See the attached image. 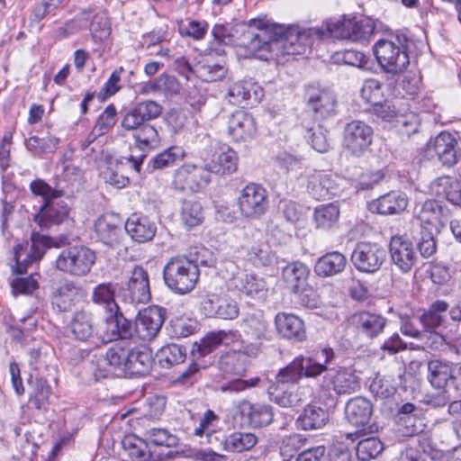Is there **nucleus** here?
I'll use <instances>...</instances> for the list:
<instances>
[{
  "label": "nucleus",
  "instance_id": "nucleus-13",
  "mask_svg": "<svg viewBox=\"0 0 461 461\" xmlns=\"http://www.w3.org/2000/svg\"><path fill=\"white\" fill-rule=\"evenodd\" d=\"M386 258L385 249L377 243L359 242L351 255L355 267L365 273H375L380 269Z\"/></svg>",
  "mask_w": 461,
  "mask_h": 461
},
{
  "label": "nucleus",
  "instance_id": "nucleus-11",
  "mask_svg": "<svg viewBox=\"0 0 461 461\" xmlns=\"http://www.w3.org/2000/svg\"><path fill=\"white\" fill-rule=\"evenodd\" d=\"M132 135L135 146L131 149V153L128 160L132 164L134 170L140 173L148 153L159 146L160 137L157 128L148 122Z\"/></svg>",
  "mask_w": 461,
  "mask_h": 461
},
{
  "label": "nucleus",
  "instance_id": "nucleus-5",
  "mask_svg": "<svg viewBox=\"0 0 461 461\" xmlns=\"http://www.w3.org/2000/svg\"><path fill=\"white\" fill-rule=\"evenodd\" d=\"M94 250L85 246H72L60 251L55 260V267L71 276H87L95 263Z\"/></svg>",
  "mask_w": 461,
  "mask_h": 461
},
{
  "label": "nucleus",
  "instance_id": "nucleus-31",
  "mask_svg": "<svg viewBox=\"0 0 461 461\" xmlns=\"http://www.w3.org/2000/svg\"><path fill=\"white\" fill-rule=\"evenodd\" d=\"M408 206V197L400 192H390L381 195L369 203V209L373 212L383 215L399 214Z\"/></svg>",
  "mask_w": 461,
  "mask_h": 461
},
{
  "label": "nucleus",
  "instance_id": "nucleus-2",
  "mask_svg": "<svg viewBox=\"0 0 461 461\" xmlns=\"http://www.w3.org/2000/svg\"><path fill=\"white\" fill-rule=\"evenodd\" d=\"M375 25L372 19L364 18L344 19L343 21L327 22L321 27L308 28L306 31H319L318 33H309L310 48L313 39L331 38L348 40L353 42L366 43L375 32Z\"/></svg>",
  "mask_w": 461,
  "mask_h": 461
},
{
  "label": "nucleus",
  "instance_id": "nucleus-18",
  "mask_svg": "<svg viewBox=\"0 0 461 461\" xmlns=\"http://www.w3.org/2000/svg\"><path fill=\"white\" fill-rule=\"evenodd\" d=\"M389 253L392 262L403 273L411 271L418 259L412 241L405 235L391 238Z\"/></svg>",
  "mask_w": 461,
  "mask_h": 461
},
{
  "label": "nucleus",
  "instance_id": "nucleus-3",
  "mask_svg": "<svg viewBox=\"0 0 461 461\" xmlns=\"http://www.w3.org/2000/svg\"><path fill=\"white\" fill-rule=\"evenodd\" d=\"M200 270L196 261L185 257H172L163 268L165 285L176 294H186L198 283Z\"/></svg>",
  "mask_w": 461,
  "mask_h": 461
},
{
  "label": "nucleus",
  "instance_id": "nucleus-33",
  "mask_svg": "<svg viewBox=\"0 0 461 461\" xmlns=\"http://www.w3.org/2000/svg\"><path fill=\"white\" fill-rule=\"evenodd\" d=\"M355 322L362 335L368 339H375L384 332L387 320L379 313L362 311L355 315Z\"/></svg>",
  "mask_w": 461,
  "mask_h": 461
},
{
  "label": "nucleus",
  "instance_id": "nucleus-56",
  "mask_svg": "<svg viewBox=\"0 0 461 461\" xmlns=\"http://www.w3.org/2000/svg\"><path fill=\"white\" fill-rule=\"evenodd\" d=\"M447 310V303L444 301H436L433 303L429 309L425 312L420 317V321L423 324L426 330H434L442 323L441 313Z\"/></svg>",
  "mask_w": 461,
  "mask_h": 461
},
{
  "label": "nucleus",
  "instance_id": "nucleus-27",
  "mask_svg": "<svg viewBox=\"0 0 461 461\" xmlns=\"http://www.w3.org/2000/svg\"><path fill=\"white\" fill-rule=\"evenodd\" d=\"M428 379L433 387H445L447 393L451 391L458 393L457 379L453 375L452 366L439 360H431L428 363Z\"/></svg>",
  "mask_w": 461,
  "mask_h": 461
},
{
  "label": "nucleus",
  "instance_id": "nucleus-36",
  "mask_svg": "<svg viewBox=\"0 0 461 461\" xmlns=\"http://www.w3.org/2000/svg\"><path fill=\"white\" fill-rule=\"evenodd\" d=\"M69 330L75 339L81 341H86L95 337L98 339L100 335L94 325L92 313L84 310L73 313L69 322Z\"/></svg>",
  "mask_w": 461,
  "mask_h": 461
},
{
  "label": "nucleus",
  "instance_id": "nucleus-58",
  "mask_svg": "<svg viewBox=\"0 0 461 461\" xmlns=\"http://www.w3.org/2000/svg\"><path fill=\"white\" fill-rule=\"evenodd\" d=\"M59 143V140L54 136H47L44 138L32 136L25 141L28 150L38 156L46 153H53Z\"/></svg>",
  "mask_w": 461,
  "mask_h": 461
},
{
  "label": "nucleus",
  "instance_id": "nucleus-1",
  "mask_svg": "<svg viewBox=\"0 0 461 461\" xmlns=\"http://www.w3.org/2000/svg\"><path fill=\"white\" fill-rule=\"evenodd\" d=\"M319 31L299 30L298 27L271 23L262 19H251L243 34L242 44L248 52L261 59L268 58L265 51L279 55H303L310 49L309 33Z\"/></svg>",
  "mask_w": 461,
  "mask_h": 461
},
{
  "label": "nucleus",
  "instance_id": "nucleus-42",
  "mask_svg": "<svg viewBox=\"0 0 461 461\" xmlns=\"http://www.w3.org/2000/svg\"><path fill=\"white\" fill-rule=\"evenodd\" d=\"M347 265L346 257L338 252L331 251L321 257L315 266L314 272L322 277L332 276L341 273Z\"/></svg>",
  "mask_w": 461,
  "mask_h": 461
},
{
  "label": "nucleus",
  "instance_id": "nucleus-39",
  "mask_svg": "<svg viewBox=\"0 0 461 461\" xmlns=\"http://www.w3.org/2000/svg\"><path fill=\"white\" fill-rule=\"evenodd\" d=\"M269 393L272 400L281 407L294 408L303 402V388L295 384L274 385L270 387Z\"/></svg>",
  "mask_w": 461,
  "mask_h": 461
},
{
  "label": "nucleus",
  "instance_id": "nucleus-60",
  "mask_svg": "<svg viewBox=\"0 0 461 461\" xmlns=\"http://www.w3.org/2000/svg\"><path fill=\"white\" fill-rule=\"evenodd\" d=\"M273 254L265 243L252 245L248 249L247 259L255 267H266L272 263Z\"/></svg>",
  "mask_w": 461,
  "mask_h": 461
},
{
  "label": "nucleus",
  "instance_id": "nucleus-12",
  "mask_svg": "<svg viewBox=\"0 0 461 461\" xmlns=\"http://www.w3.org/2000/svg\"><path fill=\"white\" fill-rule=\"evenodd\" d=\"M166 311L159 306H149L140 311L133 323V339L142 341L154 339L165 321Z\"/></svg>",
  "mask_w": 461,
  "mask_h": 461
},
{
  "label": "nucleus",
  "instance_id": "nucleus-59",
  "mask_svg": "<svg viewBox=\"0 0 461 461\" xmlns=\"http://www.w3.org/2000/svg\"><path fill=\"white\" fill-rule=\"evenodd\" d=\"M181 220L188 228L200 225L203 220L201 204L194 201H185L182 205Z\"/></svg>",
  "mask_w": 461,
  "mask_h": 461
},
{
  "label": "nucleus",
  "instance_id": "nucleus-17",
  "mask_svg": "<svg viewBox=\"0 0 461 461\" xmlns=\"http://www.w3.org/2000/svg\"><path fill=\"white\" fill-rule=\"evenodd\" d=\"M104 330L98 341L108 343L117 339H133V323L125 318L120 308L109 312L104 320Z\"/></svg>",
  "mask_w": 461,
  "mask_h": 461
},
{
  "label": "nucleus",
  "instance_id": "nucleus-29",
  "mask_svg": "<svg viewBox=\"0 0 461 461\" xmlns=\"http://www.w3.org/2000/svg\"><path fill=\"white\" fill-rule=\"evenodd\" d=\"M338 358L334 349L330 347H323L316 350L312 356L304 357L306 364V377L316 378L323 373L334 370L330 367Z\"/></svg>",
  "mask_w": 461,
  "mask_h": 461
},
{
  "label": "nucleus",
  "instance_id": "nucleus-7",
  "mask_svg": "<svg viewBox=\"0 0 461 461\" xmlns=\"http://www.w3.org/2000/svg\"><path fill=\"white\" fill-rule=\"evenodd\" d=\"M31 242L30 248L26 241L17 244L14 249L16 268L19 273L25 271L27 267L33 262L41 260L48 249L59 246L53 238L37 231H32Z\"/></svg>",
  "mask_w": 461,
  "mask_h": 461
},
{
  "label": "nucleus",
  "instance_id": "nucleus-63",
  "mask_svg": "<svg viewBox=\"0 0 461 461\" xmlns=\"http://www.w3.org/2000/svg\"><path fill=\"white\" fill-rule=\"evenodd\" d=\"M130 348L116 344L106 352V360L113 366L126 374Z\"/></svg>",
  "mask_w": 461,
  "mask_h": 461
},
{
  "label": "nucleus",
  "instance_id": "nucleus-10",
  "mask_svg": "<svg viewBox=\"0 0 461 461\" xmlns=\"http://www.w3.org/2000/svg\"><path fill=\"white\" fill-rule=\"evenodd\" d=\"M240 214L249 220H258L268 208L267 190L260 185L250 183L240 192L238 199Z\"/></svg>",
  "mask_w": 461,
  "mask_h": 461
},
{
  "label": "nucleus",
  "instance_id": "nucleus-28",
  "mask_svg": "<svg viewBox=\"0 0 461 461\" xmlns=\"http://www.w3.org/2000/svg\"><path fill=\"white\" fill-rule=\"evenodd\" d=\"M325 379L329 380L333 391L339 395L351 394L360 388V378L348 367L330 370L325 375Z\"/></svg>",
  "mask_w": 461,
  "mask_h": 461
},
{
  "label": "nucleus",
  "instance_id": "nucleus-61",
  "mask_svg": "<svg viewBox=\"0 0 461 461\" xmlns=\"http://www.w3.org/2000/svg\"><path fill=\"white\" fill-rule=\"evenodd\" d=\"M116 115V108L113 104L108 105L98 116L93 132L97 136L107 133L115 125Z\"/></svg>",
  "mask_w": 461,
  "mask_h": 461
},
{
  "label": "nucleus",
  "instance_id": "nucleus-30",
  "mask_svg": "<svg viewBox=\"0 0 461 461\" xmlns=\"http://www.w3.org/2000/svg\"><path fill=\"white\" fill-rule=\"evenodd\" d=\"M80 291V286L75 282L63 279L52 288L51 303L59 312H68L74 306Z\"/></svg>",
  "mask_w": 461,
  "mask_h": 461
},
{
  "label": "nucleus",
  "instance_id": "nucleus-6",
  "mask_svg": "<svg viewBox=\"0 0 461 461\" xmlns=\"http://www.w3.org/2000/svg\"><path fill=\"white\" fill-rule=\"evenodd\" d=\"M150 298L149 274L142 267L135 266L125 286L120 285L118 300L126 306L135 307L149 303Z\"/></svg>",
  "mask_w": 461,
  "mask_h": 461
},
{
  "label": "nucleus",
  "instance_id": "nucleus-46",
  "mask_svg": "<svg viewBox=\"0 0 461 461\" xmlns=\"http://www.w3.org/2000/svg\"><path fill=\"white\" fill-rule=\"evenodd\" d=\"M371 113L374 121H381L384 122H396L402 126L411 124V121L405 119V116L400 114L395 106L390 101L379 102L371 107Z\"/></svg>",
  "mask_w": 461,
  "mask_h": 461
},
{
  "label": "nucleus",
  "instance_id": "nucleus-52",
  "mask_svg": "<svg viewBox=\"0 0 461 461\" xmlns=\"http://www.w3.org/2000/svg\"><path fill=\"white\" fill-rule=\"evenodd\" d=\"M339 208L337 204L330 203L320 205L314 210V221L317 228L329 230L339 221Z\"/></svg>",
  "mask_w": 461,
  "mask_h": 461
},
{
  "label": "nucleus",
  "instance_id": "nucleus-55",
  "mask_svg": "<svg viewBox=\"0 0 461 461\" xmlns=\"http://www.w3.org/2000/svg\"><path fill=\"white\" fill-rule=\"evenodd\" d=\"M384 449V444L376 437H368L358 441L356 454L360 461H368L377 456Z\"/></svg>",
  "mask_w": 461,
  "mask_h": 461
},
{
  "label": "nucleus",
  "instance_id": "nucleus-45",
  "mask_svg": "<svg viewBox=\"0 0 461 461\" xmlns=\"http://www.w3.org/2000/svg\"><path fill=\"white\" fill-rule=\"evenodd\" d=\"M309 268L302 262H293L283 269V278L293 293L303 289L309 276Z\"/></svg>",
  "mask_w": 461,
  "mask_h": 461
},
{
  "label": "nucleus",
  "instance_id": "nucleus-23",
  "mask_svg": "<svg viewBox=\"0 0 461 461\" xmlns=\"http://www.w3.org/2000/svg\"><path fill=\"white\" fill-rule=\"evenodd\" d=\"M277 333L285 339L303 342L306 339V330L303 321L294 313L278 312L275 317Z\"/></svg>",
  "mask_w": 461,
  "mask_h": 461
},
{
  "label": "nucleus",
  "instance_id": "nucleus-24",
  "mask_svg": "<svg viewBox=\"0 0 461 461\" xmlns=\"http://www.w3.org/2000/svg\"><path fill=\"white\" fill-rule=\"evenodd\" d=\"M69 208L64 201L52 200L43 203L34 216V221L41 230L59 225L68 217Z\"/></svg>",
  "mask_w": 461,
  "mask_h": 461
},
{
  "label": "nucleus",
  "instance_id": "nucleus-4",
  "mask_svg": "<svg viewBox=\"0 0 461 461\" xmlns=\"http://www.w3.org/2000/svg\"><path fill=\"white\" fill-rule=\"evenodd\" d=\"M373 50L378 64L386 73H401L410 64L407 46L400 37L379 40L374 45Z\"/></svg>",
  "mask_w": 461,
  "mask_h": 461
},
{
  "label": "nucleus",
  "instance_id": "nucleus-38",
  "mask_svg": "<svg viewBox=\"0 0 461 461\" xmlns=\"http://www.w3.org/2000/svg\"><path fill=\"white\" fill-rule=\"evenodd\" d=\"M329 421L326 410L314 404L306 405L295 420L297 429L303 430L320 429Z\"/></svg>",
  "mask_w": 461,
  "mask_h": 461
},
{
  "label": "nucleus",
  "instance_id": "nucleus-57",
  "mask_svg": "<svg viewBox=\"0 0 461 461\" xmlns=\"http://www.w3.org/2000/svg\"><path fill=\"white\" fill-rule=\"evenodd\" d=\"M307 442V437L303 434L293 433L285 436L280 444V455L285 459H290L304 447Z\"/></svg>",
  "mask_w": 461,
  "mask_h": 461
},
{
  "label": "nucleus",
  "instance_id": "nucleus-50",
  "mask_svg": "<svg viewBox=\"0 0 461 461\" xmlns=\"http://www.w3.org/2000/svg\"><path fill=\"white\" fill-rule=\"evenodd\" d=\"M185 155L182 147L171 146L150 159L148 166L152 170L164 169L182 160Z\"/></svg>",
  "mask_w": 461,
  "mask_h": 461
},
{
  "label": "nucleus",
  "instance_id": "nucleus-41",
  "mask_svg": "<svg viewBox=\"0 0 461 461\" xmlns=\"http://www.w3.org/2000/svg\"><path fill=\"white\" fill-rule=\"evenodd\" d=\"M95 229L100 240L112 246L117 241L122 231L121 221L114 214H104L96 220Z\"/></svg>",
  "mask_w": 461,
  "mask_h": 461
},
{
  "label": "nucleus",
  "instance_id": "nucleus-21",
  "mask_svg": "<svg viewBox=\"0 0 461 461\" xmlns=\"http://www.w3.org/2000/svg\"><path fill=\"white\" fill-rule=\"evenodd\" d=\"M448 210L444 209L438 201L427 200L418 213L421 229L439 233L448 220Z\"/></svg>",
  "mask_w": 461,
  "mask_h": 461
},
{
  "label": "nucleus",
  "instance_id": "nucleus-48",
  "mask_svg": "<svg viewBox=\"0 0 461 461\" xmlns=\"http://www.w3.org/2000/svg\"><path fill=\"white\" fill-rule=\"evenodd\" d=\"M258 442L255 434L249 432H234L222 441L223 448L229 452L240 453L250 450Z\"/></svg>",
  "mask_w": 461,
  "mask_h": 461
},
{
  "label": "nucleus",
  "instance_id": "nucleus-43",
  "mask_svg": "<svg viewBox=\"0 0 461 461\" xmlns=\"http://www.w3.org/2000/svg\"><path fill=\"white\" fill-rule=\"evenodd\" d=\"M120 285L118 283H101L94 287L92 301L94 303L103 306L108 312L120 308L115 298H118Z\"/></svg>",
  "mask_w": 461,
  "mask_h": 461
},
{
  "label": "nucleus",
  "instance_id": "nucleus-40",
  "mask_svg": "<svg viewBox=\"0 0 461 461\" xmlns=\"http://www.w3.org/2000/svg\"><path fill=\"white\" fill-rule=\"evenodd\" d=\"M153 357L151 351L147 348H130L126 374L143 376L152 369Z\"/></svg>",
  "mask_w": 461,
  "mask_h": 461
},
{
  "label": "nucleus",
  "instance_id": "nucleus-49",
  "mask_svg": "<svg viewBox=\"0 0 461 461\" xmlns=\"http://www.w3.org/2000/svg\"><path fill=\"white\" fill-rule=\"evenodd\" d=\"M232 285L238 291L249 296H256L265 290V282L253 275L238 273L233 276Z\"/></svg>",
  "mask_w": 461,
  "mask_h": 461
},
{
  "label": "nucleus",
  "instance_id": "nucleus-64",
  "mask_svg": "<svg viewBox=\"0 0 461 461\" xmlns=\"http://www.w3.org/2000/svg\"><path fill=\"white\" fill-rule=\"evenodd\" d=\"M360 95L361 97L373 107L382 101V84L379 80L375 78L366 79L361 87Z\"/></svg>",
  "mask_w": 461,
  "mask_h": 461
},
{
  "label": "nucleus",
  "instance_id": "nucleus-26",
  "mask_svg": "<svg viewBox=\"0 0 461 461\" xmlns=\"http://www.w3.org/2000/svg\"><path fill=\"white\" fill-rule=\"evenodd\" d=\"M264 96L263 88L254 80H241L233 83L228 91L227 98L233 104L249 102L251 104L259 103Z\"/></svg>",
  "mask_w": 461,
  "mask_h": 461
},
{
  "label": "nucleus",
  "instance_id": "nucleus-53",
  "mask_svg": "<svg viewBox=\"0 0 461 461\" xmlns=\"http://www.w3.org/2000/svg\"><path fill=\"white\" fill-rule=\"evenodd\" d=\"M161 367L169 368L174 365L183 363L186 357L185 348L177 344H168L162 347L157 353Z\"/></svg>",
  "mask_w": 461,
  "mask_h": 461
},
{
  "label": "nucleus",
  "instance_id": "nucleus-44",
  "mask_svg": "<svg viewBox=\"0 0 461 461\" xmlns=\"http://www.w3.org/2000/svg\"><path fill=\"white\" fill-rule=\"evenodd\" d=\"M303 376L306 377V364L304 357L299 356L278 371L274 385H297L300 379Z\"/></svg>",
  "mask_w": 461,
  "mask_h": 461
},
{
  "label": "nucleus",
  "instance_id": "nucleus-34",
  "mask_svg": "<svg viewBox=\"0 0 461 461\" xmlns=\"http://www.w3.org/2000/svg\"><path fill=\"white\" fill-rule=\"evenodd\" d=\"M373 413L372 402L365 397L350 399L345 406V415L348 421L356 427L366 425Z\"/></svg>",
  "mask_w": 461,
  "mask_h": 461
},
{
  "label": "nucleus",
  "instance_id": "nucleus-62",
  "mask_svg": "<svg viewBox=\"0 0 461 461\" xmlns=\"http://www.w3.org/2000/svg\"><path fill=\"white\" fill-rule=\"evenodd\" d=\"M92 39L95 42H103L111 34V26L108 18L104 14H97L93 17L90 24Z\"/></svg>",
  "mask_w": 461,
  "mask_h": 461
},
{
  "label": "nucleus",
  "instance_id": "nucleus-14",
  "mask_svg": "<svg viewBox=\"0 0 461 461\" xmlns=\"http://www.w3.org/2000/svg\"><path fill=\"white\" fill-rule=\"evenodd\" d=\"M211 181L207 166L186 163L178 167L174 175L173 185L182 191L198 192Z\"/></svg>",
  "mask_w": 461,
  "mask_h": 461
},
{
  "label": "nucleus",
  "instance_id": "nucleus-35",
  "mask_svg": "<svg viewBox=\"0 0 461 461\" xmlns=\"http://www.w3.org/2000/svg\"><path fill=\"white\" fill-rule=\"evenodd\" d=\"M209 174L217 175L231 174L237 170L238 156L237 153L228 146L219 148L210 163L205 164Z\"/></svg>",
  "mask_w": 461,
  "mask_h": 461
},
{
  "label": "nucleus",
  "instance_id": "nucleus-19",
  "mask_svg": "<svg viewBox=\"0 0 461 461\" xmlns=\"http://www.w3.org/2000/svg\"><path fill=\"white\" fill-rule=\"evenodd\" d=\"M456 144L457 141L451 133L442 131L427 144L425 155L429 159L437 158L443 165L451 167L457 161L455 149Z\"/></svg>",
  "mask_w": 461,
  "mask_h": 461
},
{
  "label": "nucleus",
  "instance_id": "nucleus-20",
  "mask_svg": "<svg viewBox=\"0 0 461 461\" xmlns=\"http://www.w3.org/2000/svg\"><path fill=\"white\" fill-rule=\"evenodd\" d=\"M202 310L207 317L234 320L240 308L235 300L227 294H212L202 303Z\"/></svg>",
  "mask_w": 461,
  "mask_h": 461
},
{
  "label": "nucleus",
  "instance_id": "nucleus-25",
  "mask_svg": "<svg viewBox=\"0 0 461 461\" xmlns=\"http://www.w3.org/2000/svg\"><path fill=\"white\" fill-rule=\"evenodd\" d=\"M228 133L235 141L252 139L257 131L253 116L246 111L237 110L229 117Z\"/></svg>",
  "mask_w": 461,
  "mask_h": 461
},
{
  "label": "nucleus",
  "instance_id": "nucleus-32",
  "mask_svg": "<svg viewBox=\"0 0 461 461\" xmlns=\"http://www.w3.org/2000/svg\"><path fill=\"white\" fill-rule=\"evenodd\" d=\"M125 230L133 240L144 243L154 238L157 226L147 216L134 213L127 219Z\"/></svg>",
  "mask_w": 461,
  "mask_h": 461
},
{
  "label": "nucleus",
  "instance_id": "nucleus-37",
  "mask_svg": "<svg viewBox=\"0 0 461 461\" xmlns=\"http://www.w3.org/2000/svg\"><path fill=\"white\" fill-rule=\"evenodd\" d=\"M227 71L224 61H217L212 55L204 56L194 66V74L205 82L221 80Z\"/></svg>",
  "mask_w": 461,
  "mask_h": 461
},
{
  "label": "nucleus",
  "instance_id": "nucleus-47",
  "mask_svg": "<svg viewBox=\"0 0 461 461\" xmlns=\"http://www.w3.org/2000/svg\"><path fill=\"white\" fill-rule=\"evenodd\" d=\"M122 444L131 461H149L151 458L147 442L135 435L124 437Z\"/></svg>",
  "mask_w": 461,
  "mask_h": 461
},
{
  "label": "nucleus",
  "instance_id": "nucleus-22",
  "mask_svg": "<svg viewBox=\"0 0 461 461\" xmlns=\"http://www.w3.org/2000/svg\"><path fill=\"white\" fill-rule=\"evenodd\" d=\"M308 106L314 113L316 120H322L336 113L335 95L328 89L311 86L307 90Z\"/></svg>",
  "mask_w": 461,
  "mask_h": 461
},
{
  "label": "nucleus",
  "instance_id": "nucleus-15",
  "mask_svg": "<svg viewBox=\"0 0 461 461\" xmlns=\"http://www.w3.org/2000/svg\"><path fill=\"white\" fill-rule=\"evenodd\" d=\"M344 184L338 175L318 171L308 177L307 191L316 200H329L341 193Z\"/></svg>",
  "mask_w": 461,
  "mask_h": 461
},
{
  "label": "nucleus",
  "instance_id": "nucleus-51",
  "mask_svg": "<svg viewBox=\"0 0 461 461\" xmlns=\"http://www.w3.org/2000/svg\"><path fill=\"white\" fill-rule=\"evenodd\" d=\"M243 330L246 336L252 340L268 339L267 323L261 315L251 314L242 321Z\"/></svg>",
  "mask_w": 461,
  "mask_h": 461
},
{
  "label": "nucleus",
  "instance_id": "nucleus-8",
  "mask_svg": "<svg viewBox=\"0 0 461 461\" xmlns=\"http://www.w3.org/2000/svg\"><path fill=\"white\" fill-rule=\"evenodd\" d=\"M233 417L241 427L259 429L273 422L274 411L269 404L242 400L235 404Z\"/></svg>",
  "mask_w": 461,
  "mask_h": 461
},
{
  "label": "nucleus",
  "instance_id": "nucleus-16",
  "mask_svg": "<svg viewBox=\"0 0 461 461\" xmlns=\"http://www.w3.org/2000/svg\"><path fill=\"white\" fill-rule=\"evenodd\" d=\"M162 109L161 104L153 100L139 102L124 113L121 126L124 131L134 133L149 121L159 117Z\"/></svg>",
  "mask_w": 461,
  "mask_h": 461
},
{
  "label": "nucleus",
  "instance_id": "nucleus-9",
  "mask_svg": "<svg viewBox=\"0 0 461 461\" xmlns=\"http://www.w3.org/2000/svg\"><path fill=\"white\" fill-rule=\"evenodd\" d=\"M373 128L363 121L353 120L343 130V147L357 158L363 156L373 141Z\"/></svg>",
  "mask_w": 461,
  "mask_h": 461
},
{
  "label": "nucleus",
  "instance_id": "nucleus-54",
  "mask_svg": "<svg viewBox=\"0 0 461 461\" xmlns=\"http://www.w3.org/2000/svg\"><path fill=\"white\" fill-rule=\"evenodd\" d=\"M30 190L34 195L42 197L43 203L57 200L66 194L64 186H60V185L58 184L57 186L53 188L41 178L35 179L30 184Z\"/></svg>",
  "mask_w": 461,
  "mask_h": 461
}]
</instances>
